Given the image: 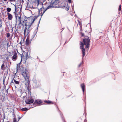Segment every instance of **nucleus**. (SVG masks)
<instances>
[{"mask_svg": "<svg viewBox=\"0 0 122 122\" xmlns=\"http://www.w3.org/2000/svg\"><path fill=\"white\" fill-rule=\"evenodd\" d=\"M31 43V41H30L29 40V36H28L26 39L25 42V45L26 46L29 45Z\"/></svg>", "mask_w": 122, "mask_h": 122, "instance_id": "9", "label": "nucleus"}, {"mask_svg": "<svg viewBox=\"0 0 122 122\" xmlns=\"http://www.w3.org/2000/svg\"><path fill=\"white\" fill-rule=\"evenodd\" d=\"M17 16L19 17V20H21V18L20 13H18L17 14Z\"/></svg>", "mask_w": 122, "mask_h": 122, "instance_id": "21", "label": "nucleus"}, {"mask_svg": "<svg viewBox=\"0 0 122 122\" xmlns=\"http://www.w3.org/2000/svg\"><path fill=\"white\" fill-rule=\"evenodd\" d=\"M15 22H16L15 23L17 24V20H16L15 21Z\"/></svg>", "mask_w": 122, "mask_h": 122, "instance_id": "58", "label": "nucleus"}, {"mask_svg": "<svg viewBox=\"0 0 122 122\" xmlns=\"http://www.w3.org/2000/svg\"><path fill=\"white\" fill-rule=\"evenodd\" d=\"M42 12H43V13L42 14H41V16H42L43 14L45 12V11L44 10H42Z\"/></svg>", "mask_w": 122, "mask_h": 122, "instance_id": "37", "label": "nucleus"}, {"mask_svg": "<svg viewBox=\"0 0 122 122\" xmlns=\"http://www.w3.org/2000/svg\"><path fill=\"white\" fill-rule=\"evenodd\" d=\"M33 39V38H31V39H30V41H31H31H32V40Z\"/></svg>", "mask_w": 122, "mask_h": 122, "instance_id": "56", "label": "nucleus"}, {"mask_svg": "<svg viewBox=\"0 0 122 122\" xmlns=\"http://www.w3.org/2000/svg\"><path fill=\"white\" fill-rule=\"evenodd\" d=\"M81 88L82 91L84 93L85 91V86L84 83H82L81 85Z\"/></svg>", "mask_w": 122, "mask_h": 122, "instance_id": "13", "label": "nucleus"}, {"mask_svg": "<svg viewBox=\"0 0 122 122\" xmlns=\"http://www.w3.org/2000/svg\"><path fill=\"white\" fill-rule=\"evenodd\" d=\"M21 110L22 111H27L28 109L26 107H24L21 109Z\"/></svg>", "mask_w": 122, "mask_h": 122, "instance_id": "19", "label": "nucleus"}, {"mask_svg": "<svg viewBox=\"0 0 122 122\" xmlns=\"http://www.w3.org/2000/svg\"><path fill=\"white\" fill-rule=\"evenodd\" d=\"M27 21V20H25V26L27 27V23L26 22V21Z\"/></svg>", "mask_w": 122, "mask_h": 122, "instance_id": "28", "label": "nucleus"}, {"mask_svg": "<svg viewBox=\"0 0 122 122\" xmlns=\"http://www.w3.org/2000/svg\"><path fill=\"white\" fill-rule=\"evenodd\" d=\"M27 29V27L25 26V29L24 30H25H25H26Z\"/></svg>", "mask_w": 122, "mask_h": 122, "instance_id": "54", "label": "nucleus"}, {"mask_svg": "<svg viewBox=\"0 0 122 122\" xmlns=\"http://www.w3.org/2000/svg\"><path fill=\"white\" fill-rule=\"evenodd\" d=\"M22 57H21V60L20 61V62L18 64H19V65H20V64H21V62L22 61Z\"/></svg>", "mask_w": 122, "mask_h": 122, "instance_id": "47", "label": "nucleus"}, {"mask_svg": "<svg viewBox=\"0 0 122 122\" xmlns=\"http://www.w3.org/2000/svg\"><path fill=\"white\" fill-rule=\"evenodd\" d=\"M17 24H16V23H15V27H16V25H17Z\"/></svg>", "mask_w": 122, "mask_h": 122, "instance_id": "63", "label": "nucleus"}, {"mask_svg": "<svg viewBox=\"0 0 122 122\" xmlns=\"http://www.w3.org/2000/svg\"><path fill=\"white\" fill-rule=\"evenodd\" d=\"M20 81H18L16 80L15 79L13 78L12 79V81L10 83V84L11 86L14 85V84L18 85L19 84Z\"/></svg>", "mask_w": 122, "mask_h": 122, "instance_id": "4", "label": "nucleus"}, {"mask_svg": "<svg viewBox=\"0 0 122 122\" xmlns=\"http://www.w3.org/2000/svg\"><path fill=\"white\" fill-rule=\"evenodd\" d=\"M68 2L70 3L71 2V0H68Z\"/></svg>", "mask_w": 122, "mask_h": 122, "instance_id": "44", "label": "nucleus"}, {"mask_svg": "<svg viewBox=\"0 0 122 122\" xmlns=\"http://www.w3.org/2000/svg\"><path fill=\"white\" fill-rule=\"evenodd\" d=\"M15 1V0H9L8 1H10V2H13V1Z\"/></svg>", "mask_w": 122, "mask_h": 122, "instance_id": "43", "label": "nucleus"}, {"mask_svg": "<svg viewBox=\"0 0 122 122\" xmlns=\"http://www.w3.org/2000/svg\"><path fill=\"white\" fill-rule=\"evenodd\" d=\"M7 15L8 16V18L9 20H11L13 18L12 15L9 13H7Z\"/></svg>", "mask_w": 122, "mask_h": 122, "instance_id": "12", "label": "nucleus"}, {"mask_svg": "<svg viewBox=\"0 0 122 122\" xmlns=\"http://www.w3.org/2000/svg\"><path fill=\"white\" fill-rule=\"evenodd\" d=\"M52 4H51V5H49L48 6L47 8V9H49L51 8H54L55 7L54 6H53Z\"/></svg>", "mask_w": 122, "mask_h": 122, "instance_id": "20", "label": "nucleus"}, {"mask_svg": "<svg viewBox=\"0 0 122 122\" xmlns=\"http://www.w3.org/2000/svg\"><path fill=\"white\" fill-rule=\"evenodd\" d=\"M7 36H6V37L7 38H8L10 37V34L9 33H7Z\"/></svg>", "mask_w": 122, "mask_h": 122, "instance_id": "27", "label": "nucleus"}, {"mask_svg": "<svg viewBox=\"0 0 122 122\" xmlns=\"http://www.w3.org/2000/svg\"><path fill=\"white\" fill-rule=\"evenodd\" d=\"M33 18L34 17L33 16H31L30 17L27 18V19H28V20H29V21H31V22L30 23V24H29V25H30V26H31V25L35 21L34 20H32L33 19Z\"/></svg>", "mask_w": 122, "mask_h": 122, "instance_id": "6", "label": "nucleus"}, {"mask_svg": "<svg viewBox=\"0 0 122 122\" xmlns=\"http://www.w3.org/2000/svg\"><path fill=\"white\" fill-rule=\"evenodd\" d=\"M40 14H39L38 15L36 16H35L34 17V19L32 20H35H35L37 19V18H38L39 16H40Z\"/></svg>", "mask_w": 122, "mask_h": 122, "instance_id": "23", "label": "nucleus"}, {"mask_svg": "<svg viewBox=\"0 0 122 122\" xmlns=\"http://www.w3.org/2000/svg\"><path fill=\"white\" fill-rule=\"evenodd\" d=\"M42 102L41 100H35L34 102L33 103L34 105H36V104L38 105H40Z\"/></svg>", "mask_w": 122, "mask_h": 122, "instance_id": "8", "label": "nucleus"}, {"mask_svg": "<svg viewBox=\"0 0 122 122\" xmlns=\"http://www.w3.org/2000/svg\"><path fill=\"white\" fill-rule=\"evenodd\" d=\"M77 21H78V23L79 24V25H81V22H80V21L79 20H77Z\"/></svg>", "mask_w": 122, "mask_h": 122, "instance_id": "41", "label": "nucleus"}, {"mask_svg": "<svg viewBox=\"0 0 122 122\" xmlns=\"http://www.w3.org/2000/svg\"><path fill=\"white\" fill-rule=\"evenodd\" d=\"M27 26H28V28L27 30H29V29L31 26L29 24H27Z\"/></svg>", "mask_w": 122, "mask_h": 122, "instance_id": "30", "label": "nucleus"}, {"mask_svg": "<svg viewBox=\"0 0 122 122\" xmlns=\"http://www.w3.org/2000/svg\"><path fill=\"white\" fill-rule=\"evenodd\" d=\"M44 102L46 103L48 105H50L51 104H53L54 103L53 102H52L51 101L49 100H45L44 101Z\"/></svg>", "mask_w": 122, "mask_h": 122, "instance_id": "11", "label": "nucleus"}, {"mask_svg": "<svg viewBox=\"0 0 122 122\" xmlns=\"http://www.w3.org/2000/svg\"><path fill=\"white\" fill-rule=\"evenodd\" d=\"M16 9H15V11L13 13L15 14V15H17V13L16 14Z\"/></svg>", "mask_w": 122, "mask_h": 122, "instance_id": "34", "label": "nucleus"}, {"mask_svg": "<svg viewBox=\"0 0 122 122\" xmlns=\"http://www.w3.org/2000/svg\"><path fill=\"white\" fill-rule=\"evenodd\" d=\"M82 64V62H81L78 65V67H80L81 65Z\"/></svg>", "mask_w": 122, "mask_h": 122, "instance_id": "45", "label": "nucleus"}, {"mask_svg": "<svg viewBox=\"0 0 122 122\" xmlns=\"http://www.w3.org/2000/svg\"><path fill=\"white\" fill-rule=\"evenodd\" d=\"M21 24L22 25H23L22 23H21V20H19V24Z\"/></svg>", "mask_w": 122, "mask_h": 122, "instance_id": "36", "label": "nucleus"}, {"mask_svg": "<svg viewBox=\"0 0 122 122\" xmlns=\"http://www.w3.org/2000/svg\"><path fill=\"white\" fill-rule=\"evenodd\" d=\"M5 78L4 79H3V81L4 82L5 81Z\"/></svg>", "mask_w": 122, "mask_h": 122, "instance_id": "64", "label": "nucleus"}, {"mask_svg": "<svg viewBox=\"0 0 122 122\" xmlns=\"http://www.w3.org/2000/svg\"><path fill=\"white\" fill-rule=\"evenodd\" d=\"M15 17L16 20H17V15H15Z\"/></svg>", "mask_w": 122, "mask_h": 122, "instance_id": "52", "label": "nucleus"}, {"mask_svg": "<svg viewBox=\"0 0 122 122\" xmlns=\"http://www.w3.org/2000/svg\"><path fill=\"white\" fill-rule=\"evenodd\" d=\"M82 39L83 42L80 41V48L81 50L82 59H83L85 55L86 52V50L84 48V46H85V48L87 49V51H88L90 45V39L88 36H84V38H83Z\"/></svg>", "mask_w": 122, "mask_h": 122, "instance_id": "1", "label": "nucleus"}, {"mask_svg": "<svg viewBox=\"0 0 122 122\" xmlns=\"http://www.w3.org/2000/svg\"><path fill=\"white\" fill-rule=\"evenodd\" d=\"M48 9H47V8H46L44 10L46 11Z\"/></svg>", "mask_w": 122, "mask_h": 122, "instance_id": "57", "label": "nucleus"}, {"mask_svg": "<svg viewBox=\"0 0 122 122\" xmlns=\"http://www.w3.org/2000/svg\"><path fill=\"white\" fill-rule=\"evenodd\" d=\"M37 0V2L38 3V4H37V5H39V0Z\"/></svg>", "mask_w": 122, "mask_h": 122, "instance_id": "49", "label": "nucleus"}, {"mask_svg": "<svg viewBox=\"0 0 122 122\" xmlns=\"http://www.w3.org/2000/svg\"><path fill=\"white\" fill-rule=\"evenodd\" d=\"M20 65L19 64H17L16 66V71L17 72H18V71H20Z\"/></svg>", "mask_w": 122, "mask_h": 122, "instance_id": "14", "label": "nucleus"}, {"mask_svg": "<svg viewBox=\"0 0 122 122\" xmlns=\"http://www.w3.org/2000/svg\"><path fill=\"white\" fill-rule=\"evenodd\" d=\"M43 13L42 11H41L40 14H41V15Z\"/></svg>", "mask_w": 122, "mask_h": 122, "instance_id": "53", "label": "nucleus"}, {"mask_svg": "<svg viewBox=\"0 0 122 122\" xmlns=\"http://www.w3.org/2000/svg\"><path fill=\"white\" fill-rule=\"evenodd\" d=\"M17 55L16 52H15L14 55L12 57V60L14 61H15L17 59Z\"/></svg>", "mask_w": 122, "mask_h": 122, "instance_id": "10", "label": "nucleus"}, {"mask_svg": "<svg viewBox=\"0 0 122 122\" xmlns=\"http://www.w3.org/2000/svg\"><path fill=\"white\" fill-rule=\"evenodd\" d=\"M30 22L27 23V24H30Z\"/></svg>", "mask_w": 122, "mask_h": 122, "instance_id": "61", "label": "nucleus"}, {"mask_svg": "<svg viewBox=\"0 0 122 122\" xmlns=\"http://www.w3.org/2000/svg\"><path fill=\"white\" fill-rule=\"evenodd\" d=\"M26 30H25H25H24V35L25 36V33L26 32Z\"/></svg>", "mask_w": 122, "mask_h": 122, "instance_id": "50", "label": "nucleus"}, {"mask_svg": "<svg viewBox=\"0 0 122 122\" xmlns=\"http://www.w3.org/2000/svg\"><path fill=\"white\" fill-rule=\"evenodd\" d=\"M0 27H1L2 26V25H1L2 24V22L1 21V19H0Z\"/></svg>", "mask_w": 122, "mask_h": 122, "instance_id": "33", "label": "nucleus"}, {"mask_svg": "<svg viewBox=\"0 0 122 122\" xmlns=\"http://www.w3.org/2000/svg\"><path fill=\"white\" fill-rule=\"evenodd\" d=\"M81 36H84V34L83 33H81Z\"/></svg>", "mask_w": 122, "mask_h": 122, "instance_id": "42", "label": "nucleus"}, {"mask_svg": "<svg viewBox=\"0 0 122 122\" xmlns=\"http://www.w3.org/2000/svg\"><path fill=\"white\" fill-rule=\"evenodd\" d=\"M67 6H66V7H65V6H64V5L63 6H62V8H65V9L66 10L68 11V10H69V6H68V4H67Z\"/></svg>", "mask_w": 122, "mask_h": 122, "instance_id": "16", "label": "nucleus"}, {"mask_svg": "<svg viewBox=\"0 0 122 122\" xmlns=\"http://www.w3.org/2000/svg\"><path fill=\"white\" fill-rule=\"evenodd\" d=\"M27 18L24 15L23 18V19H24V20H25H25H27V19H26Z\"/></svg>", "mask_w": 122, "mask_h": 122, "instance_id": "35", "label": "nucleus"}, {"mask_svg": "<svg viewBox=\"0 0 122 122\" xmlns=\"http://www.w3.org/2000/svg\"><path fill=\"white\" fill-rule=\"evenodd\" d=\"M13 117H14V118L16 117L15 115V114L14 112H13Z\"/></svg>", "mask_w": 122, "mask_h": 122, "instance_id": "39", "label": "nucleus"}, {"mask_svg": "<svg viewBox=\"0 0 122 122\" xmlns=\"http://www.w3.org/2000/svg\"><path fill=\"white\" fill-rule=\"evenodd\" d=\"M37 32L35 30L33 33V35L31 37V38H33L36 35V34Z\"/></svg>", "mask_w": 122, "mask_h": 122, "instance_id": "17", "label": "nucleus"}, {"mask_svg": "<svg viewBox=\"0 0 122 122\" xmlns=\"http://www.w3.org/2000/svg\"><path fill=\"white\" fill-rule=\"evenodd\" d=\"M34 82L36 84H37V82H36V81H34Z\"/></svg>", "mask_w": 122, "mask_h": 122, "instance_id": "62", "label": "nucleus"}, {"mask_svg": "<svg viewBox=\"0 0 122 122\" xmlns=\"http://www.w3.org/2000/svg\"><path fill=\"white\" fill-rule=\"evenodd\" d=\"M121 9V5H119V8H118V10L120 11Z\"/></svg>", "mask_w": 122, "mask_h": 122, "instance_id": "29", "label": "nucleus"}, {"mask_svg": "<svg viewBox=\"0 0 122 122\" xmlns=\"http://www.w3.org/2000/svg\"><path fill=\"white\" fill-rule=\"evenodd\" d=\"M20 70L21 71L22 75L24 77L25 80L26 81V83H25L26 87L28 91V94L30 95V96L31 93L30 91L31 90L30 88H29V85L30 83V80H29V72L27 68H25L22 66H20Z\"/></svg>", "mask_w": 122, "mask_h": 122, "instance_id": "2", "label": "nucleus"}, {"mask_svg": "<svg viewBox=\"0 0 122 122\" xmlns=\"http://www.w3.org/2000/svg\"><path fill=\"white\" fill-rule=\"evenodd\" d=\"M11 10V9L9 7H8L7 9V11L8 12H10Z\"/></svg>", "mask_w": 122, "mask_h": 122, "instance_id": "22", "label": "nucleus"}, {"mask_svg": "<svg viewBox=\"0 0 122 122\" xmlns=\"http://www.w3.org/2000/svg\"><path fill=\"white\" fill-rule=\"evenodd\" d=\"M33 18L34 17L33 16H31L30 17L27 18V19H28V20H29V21H31V22L30 23V24H29V25H30V26H31V25L35 21L34 20H32L33 19Z\"/></svg>", "mask_w": 122, "mask_h": 122, "instance_id": "7", "label": "nucleus"}, {"mask_svg": "<svg viewBox=\"0 0 122 122\" xmlns=\"http://www.w3.org/2000/svg\"><path fill=\"white\" fill-rule=\"evenodd\" d=\"M41 18L39 20V21L38 22V24L39 25V24H40V20H41Z\"/></svg>", "mask_w": 122, "mask_h": 122, "instance_id": "46", "label": "nucleus"}, {"mask_svg": "<svg viewBox=\"0 0 122 122\" xmlns=\"http://www.w3.org/2000/svg\"><path fill=\"white\" fill-rule=\"evenodd\" d=\"M18 121L17 122L16 118V117L14 118L13 119V122H18Z\"/></svg>", "mask_w": 122, "mask_h": 122, "instance_id": "25", "label": "nucleus"}, {"mask_svg": "<svg viewBox=\"0 0 122 122\" xmlns=\"http://www.w3.org/2000/svg\"><path fill=\"white\" fill-rule=\"evenodd\" d=\"M17 116H18V121H19V120L23 116H22L21 117H20V116L19 115H18Z\"/></svg>", "mask_w": 122, "mask_h": 122, "instance_id": "26", "label": "nucleus"}, {"mask_svg": "<svg viewBox=\"0 0 122 122\" xmlns=\"http://www.w3.org/2000/svg\"><path fill=\"white\" fill-rule=\"evenodd\" d=\"M35 106H31V107H30L31 108L33 107H34Z\"/></svg>", "mask_w": 122, "mask_h": 122, "instance_id": "55", "label": "nucleus"}, {"mask_svg": "<svg viewBox=\"0 0 122 122\" xmlns=\"http://www.w3.org/2000/svg\"><path fill=\"white\" fill-rule=\"evenodd\" d=\"M43 10V9H42V8H41L40 9H38V12H39V14H40V13L41 11H42Z\"/></svg>", "mask_w": 122, "mask_h": 122, "instance_id": "24", "label": "nucleus"}, {"mask_svg": "<svg viewBox=\"0 0 122 122\" xmlns=\"http://www.w3.org/2000/svg\"><path fill=\"white\" fill-rule=\"evenodd\" d=\"M60 0H55L54 1H52L51 2V4L53 5L57 3Z\"/></svg>", "mask_w": 122, "mask_h": 122, "instance_id": "15", "label": "nucleus"}, {"mask_svg": "<svg viewBox=\"0 0 122 122\" xmlns=\"http://www.w3.org/2000/svg\"><path fill=\"white\" fill-rule=\"evenodd\" d=\"M5 65L4 63L1 66V68L2 70L3 69V68L4 67Z\"/></svg>", "mask_w": 122, "mask_h": 122, "instance_id": "32", "label": "nucleus"}, {"mask_svg": "<svg viewBox=\"0 0 122 122\" xmlns=\"http://www.w3.org/2000/svg\"><path fill=\"white\" fill-rule=\"evenodd\" d=\"M13 5H14L15 7V9H17V8H19V7H17L18 6L17 5V6H16L17 8H16V4H15V5H14V4H13Z\"/></svg>", "mask_w": 122, "mask_h": 122, "instance_id": "40", "label": "nucleus"}, {"mask_svg": "<svg viewBox=\"0 0 122 122\" xmlns=\"http://www.w3.org/2000/svg\"><path fill=\"white\" fill-rule=\"evenodd\" d=\"M54 105H56V107L58 109V111L63 121V122H65V121L64 120V118L63 117V115L61 112L60 111L58 107L57 106V105H56V104H55Z\"/></svg>", "mask_w": 122, "mask_h": 122, "instance_id": "5", "label": "nucleus"}, {"mask_svg": "<svg viewBox=\"0 0 122 122\" xmlns=\"http://www.w3.org/2000/svg\"><path fill=\"white\" fill-rule=\"evenodd\" d=\"M80 27H81V31H82V28L81 27V26H80Z\"/></svg>", "mask_w": 122, "mask_h": 122, "instance_id": "60", "label": "nucleus"}, {"mask_svg": "<svg viewBox=\"0 0 122 122\" xmlns=\"http://www.w3.org/2000/svg\"><path fill=\"white\" fill-rule=\"evenodd\" d=\"M32 29V28H31L30 29H29V30H27V35H28L29 34V33L30 32V31Z\"/></svg>", "mask_w": 122, "mask_h": 122, "instance_id": "38", "label": "nucleus"}, {"mask_svg": "<svg viewBox=\"0 0 122 122\" xmlns=\"http://www.w3.org/2000/svg\"><path fill=\"white\" fill-rule=\"evenodd\" d=\"M28 52H25V55H25L26 60L27 59L30 58V56H28Z\"/></svg>", "mask_w": 122, "mask_h": 122, "instance_id": "18", "label": "nucleus"}, {"mask_svg": "<svg viewBox=\"0 0 122 122\" xmlns=\"http://www.w3.org/2000/svg\"><path fill=\"white\" fill-rule=\"evenodd\" d=\"M25 102L26 104H28L33 103L34 100L31 97H29V99H28L27 100H25Z\"/></svg>", "mask_w": 122, "mask_h": 122, "instance_id": "3", "label": "nucleus"}, {"mask_svg": "<svg viewBox=\"0 0 122 122\" xmlns=\"http://www.w3.org/2000/svg\"><path fill=\"white\" fill-rule=\"evenodd\" d=\"M20 11L19 12H21V9L20 8Z\"/></svg>", "mask_w": 122, "mask_h": 122, "instance_id": "59", "label": "nucleus"}, {"mask_svg": "<svg viewBox=\"0 0 122 122\" xmlns=\"http://www.w3.org/2000/svg\"><path fill=\"white\" fill-rule=\"evenodd\" d=\"M74 5H73L72 6V9L73 10H74V13H75V11H74Z\"/></svg>", "mask_w": 122, "mask_h": 122, "instance_id": "48", "label": "nucleus"}, {"mask_svg": "<svg viewBox=\"0 0 122 122\" xmlns=\"http://www.w3.org/2000/svg\"><path fill=\"white\" fill-rule=\"evenodd\" d=\"M41 8H42V9H43V10L45 9V8L43 6H42V7Z\"/></svg>", "mask_w": 122, "mask_h": 122, "instance_id": "51", "label": "nucleus"}, {"mask_svg": "<svg viewBox=\"0 0 122 122\" xmlns=\"http://www.w3.org/2000/svg\"><path fill=\"white\" fill-rule=\"evenodd\" d=\"M39 25L38 24V25H37V26L36 28L35 29V31H36L37 32L38 28L39 27Z\"/></svg>", "mask_w": 122, "mask_h": 122, "instance_id": "31", "label": "nucleus"}]
</instances>
